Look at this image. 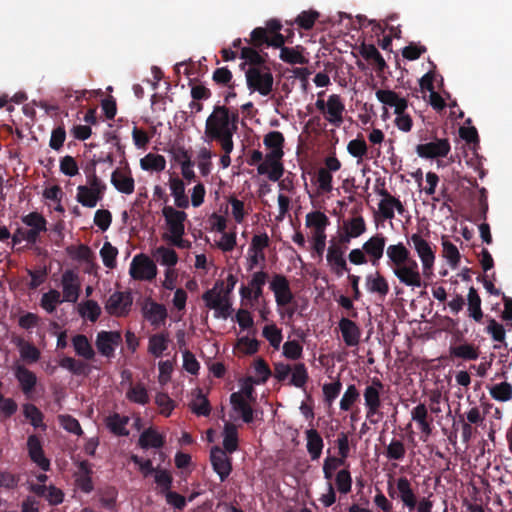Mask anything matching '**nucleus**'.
Instances as JSON below:
<instances>
[{
    "label": "nucleus",
    "instance_id": "34",
    "mask_svg": "<svg viewBox=\"0 0 512 512\" xmlns=\"http://www.w3.org/2000/svg\"><path fill=\"white\" fill-rule=\"evenodd\" d=\"M171 194L175 199V205L178 208L185 209L189 206V199L185 194V184L177 176H171L169 179Z\"/></svg>",
    "mask_w": 512,
    "mask_h": 512
},
{
    "label": "nucleus",
    "instance_id": "4",
    "mask_svg": "<svg viewBox=\"0 0 512 512\" xmlns=\"http://www.w3.org/2000/svg\"><path fill=\"white\" fill-rule=\"evenodd\" d=\"M408 244L412 245L422 263V275L426 279H431L435 263V246L424 239L419 233L412 234L408 239Z\"/></svg>",
    "mask_w": 512,
    "mask_h": 512
},
{
    "label": "nucleus",
    "instance_id": "8",
    "mask_svg": "<svg viewBox=\"0 0 512 512\" xmlns=\"http://www.w3.org/2000/svg\"><path fill=\"white\" fill-rule=\"evenodd\" d=\"M133 296L131 291H115L105 303V310L110 316L126 317L131 312Z\"/></svg>",
    "mask_w": 512,
    "mask_h": 512
},
{
    "label": "nucleus",
    "instance_id": "39",
    "mask_svg": "<svg viewBox=\"0 0 512 512\" xmlns=\"http://www.w3.org/2000/svg\"><path fill=\"white\" fill-rule=\"evenodd\" d=\"M224 439H223V447L226 453L232 454L238 449V431L237 427L227 422L224 426L223 431Z\"/></svg>",
    "mask_w": 512,
    "mask_h": 512
},
{
    "label": "nucleus",
    "instance_id": "13",
    "mask_svg": "<svg viewBox=\"0 0 512 512\" xmlns=\"http://www.w3.org/2000/svg\"><path fill=\"white\" fill-rule=\"evenodd\" d=\"M61 284L63 288V300L66 302L76 303L81 289V282L78 274L71 269L64 271L61 278Z\"/></svg>",
    "mask_w": 512,
    "mask_h": 512
},
{
    "label": "nucleus",
    "instance_id": "54",
    "mask_svg": "<svg viewBox=\"0 0 512 512\" xmlns=\"http://www.w3.org/2000/svg\"><path fill=\"white\" fill-rule=\"evenodd\" d=\"M292 376L289 381L290 385L302 388L307 383L309 376L304 363H297L291 371Z\"/></svg>",
    "mask_w": 512,
    "mask_h": 512
},
{
    "label": "nucleus",
    "instance_id": "29",
    "mask_svg": "<svg viewBox=\"0 0 512 512\" xmlns=\"http://www.w3.org/2000/svg\"><path fill=\"white\" fill-rule=\"evenodd\" d=\"M230 403L233 410L241 415L245 423L253 422L254 410L240 392H233L230 395Z\"/></svg>",
    "mask_w": 512,
    "mask_h": 512
},
{
    "label": "nucleus",
    "instance_id": "27",
    "mask_svg": "<svg viewBox=\"0 0 512 512\" xmlns=\"http://www.w3.org/2000/svg\"><path fill=\"white\" fill-rule=\"evenodd\" d=\"M386 255L389 259V266L399 267L413 260L410 251L403 243L389 245L386 249Z\"/></svg>",
    "mask_w": 512,
    "mask_h": 512
},
{
    "label": "nucleus",
    "instance_id": "11",
    "mask_svg": "<svg viewBox=\"0 0 512 512\" xmlns=\"http://www.w3.org/2000/svg\"><path fill=\"white\" fill-rule=\"evenodd\" d=\"M269 288L274 293L278 307H285L292 303L294 295L290 287V282L283 274H274Z\"/></svg>",
    "mask_w": 512,
    "mask_h": 512
},
{
    "label": "nucleus",
    "instance_id": "50",
    "mask_svg": "<svg viewBox=\"0 0 512 512\" xmlns=\"http://www.w3.org/2000/svg\"><path fill=\"white\" fill-rule=\"evenodd\" d=\"M63 301L61 293L58 290L51 289L42 295L40 305L48 313H53L56 306L61 304Z\"/></svg>",
    "mask_w": 512,
    "mask_h": 512
},
{
    "label": "nucleus",
    "instance_id": "22",
    "mask_svg": "<svg viewBox=\"0 0 512 512\" xmlns=\"http://www.w3.org/2000/svg\"><path fill=\"white\" fill-rule=\"evenodd\" d=\"M365 286L368 292L378 295L381 300H384L389 293L388 281L378 271L365 277Z\"/></svg>",
    "mask_w": 512,
    "mask_h": 512
},
{
    "label": "nucleus",
    "instance_id": "19",
    "mask_svg": "<svg viewBox=\"0 0 512 512\" xmlns=\"http://www.w3.org/2000/svg\"><path fill=\"white\" fill-rule=\"evenodd\" d=\"M143 317L150 322L152 326L158 327L165 322L168 314L163 304L157 303L151 299L142 307Z\"/></svg>",
    "mask_w": 512,
    "mask_h": 512
},
{
    "label": "nucleus",
    "instance_id": "24",
    "mask_svg": "<svg viewBox=\"0 0 512 512\" xmlns=\"http://www.w3.org/2000/svg\"><path fill=\"white\" fill-rule=\"evenodd\" d=\"M345 110V106L337 94H332L328 97L327 100V109L324 114H326V119L331 124L336 127H339L343 122V112Z\"/></svg>",
    "mask_w": 512,
    "mask_h": 512
},
{
    "label": "nucleus",
    "instance_id": "26",
    "mask_svg": "<svg viewBox=\"0 0 512 512\" xmlns=\"http://www.w3.org/2000/svg\"><path fill=\"white\" fill-rule=\"evenodd\" d=\"M385 244L386 238L382 234L372 236L363 244L362 249L366 255L370 257V261L373 265H376L382 258Z\"/></svg>",
    "mask_w": 512,
    "mask_h": 512
},
{
    "label": "nucleus",
    "instance_id": "60",
    "mask_svg": "<svg viewBox=\"0 0 512 512\" xmlns=\"http://www.w3.org/2000/svg\"><path fill=\"white\" fill-rule=\"evenodd\" d=\"M319 16V12L315 10L302 11L295 19V23L301 29L310 30L313 28Z\"/></svg>",
    "mask_w": 512,
    "mask_h": 512
},
{
    "label": "nucleus",
    "instance_id": "48",
    "mask_svg": "<svg viewBox=\"0 0 512 512\" xmlns=\"http://www.w3.org/2000/svg\"><path fill=\"white\" fill-rule=\"evenodd\" d=\"M190 409L197 416H209L211 412V405L209 400L203 395L200 389L197 390L195 399L190 404Z\"/></svg>",
    "mask_w": 512,
    "mask_h": 512
},
{
    "label": "nucleus",
    "instance_id": "6",
    "mask_svg": "<svg viewBox=\"0 0 512 512\" xmlns=\"http://www.w3.org/2000/svg\"><path fill=\"white\" fill-rule=\"evenodd\" d=\"M218 287H223V281H216L212 289L203 293L202 299L205 302L206 307L215 310L214 316L216 318L226 319L231 314L232 304L229 296H225L222 295L221 292H217Z\"/></svg>",
    "mask_w": 512,
    "mask_h": 512
},
{
    "label": "nucleus",
    "instance_id": "58",
    "mask_svg": "<svg viewBox=\"0 0 512 512\" xmlns=\"http://www.w3.org/2000/svg\"><path fill=\"white\" fill-rule=\"evenodd\" d=\"M406 448L401 440L392 439L386 448L385 455L389 460L400 461L405 457Z\"/></svg>",
    "mask_w": 512,
    "mask_h": 512
},
{
    "label": "nucleus",
    "instance_id": "35",
    "mask_svg": "<svg viewBox=\"0 0 512 512\" xmlns=\"http://www.w3.org/2000/svg\"><path fill=\"white\" fill-rule=\"evenodd\" d=\"M106 427L109 431L116 436H128L129 430L127 424L129 423V417L121 416L118 413H113L108 416L105 420Z\"/></svg>",
    "mask_w": 512,
    "mask_h": 512
},
{
    "label": "nucleus",
    "instance_id": "18",
    "mask_svg": "<svg viewBox=\"0 0 512 512\" xmlns=\"http://www.w3.org/2000/svg\"><path fill=\"white\" fill-rule=\"evenodd\" d=\"M92 474V466L87 460L78 463V471L75 473V486L81 492L89 494L94 490Z\"/></svg>",
    "mask_w": 512,
    "mask_h": 512
},
{
    "label": "nucleus",
    "instance_id": "51",
    "mask_svg": "<svg viewBox=\"0 0 512 512\" xmlns=\"http://www.w3.org/2000/svg\"><path fill=\"white\" fill-rule=\"evenodd\" d=\"M268 278V273L265 271H258L252 275L249 282V287L253 292V301H258L263 295V286Z\"/></svg>",
    "mask_w": 512,
    "mask_h": 512
},
{
    "label": "nucleus",
    "instance_id": "44",
    "mask_svg": "<svg viewBox=\"0 0 512 512\" xmlns=\"http://www.w3.org/2000/svg\"><path fill=\"white\" fill-rule=\"evenodd\" d=\"M140 166L143 170L163 171L166 167V160L160 154L149 153L140 160Z\"/></svg>",
    "mask_w": 512,
    "mask_h": 512
},
{
    "label": "nucleus",
    "instance_id": "31",
    "mask_svg": "<svg viewBox=\"0 0 512 512\" xmlns=\"http://www.w3.org/2000/svg\"><path fill=\"white\" fill-rule=\"evenodd\" d=\"M305 436L307 441L306 448L311 460H318L324 447V442L320 433L316 429L311 428L305 431Z\"/></svg>",
    "mask_w": 512,
    "mask_h": 512
},
{
    "label": "nucleus",
    "instance_id": "61",
    "mask_svg": "<svg viewBox=\"0 0 512 512\" xmlns=\"http://www.w3.org/2000/svg\"><path fill=\"white\" fill-rule=\"evenodd\" d=\"M443 256L447 259L452 268H456L460 261L458 248L449 240L443 239Z\"/></svg>",
    "mask_w": 512,
    "mask_h": 512
},
{
    "label": "nucleus",
    "instance_id": "47",
    "mask_svg": "<svg viewBox=\"0 0 512 512\" xmlns=\"http://www.w3.org/2000/svg\"><path fill=\"white\" fill-rule=\"evenodd\" d=\"M489 392L491 397L499 402H507L512 399V385L506 381L491 386Z\"/></svg>",
    "mask_w": 512,
    "mask_h": 512
},
{
    "label": "nucleus",
    "instance_id": "38",
    "mask_svg": "<svg viewBox=\"0 0 512 512\" xmlns=\"http://www.w3.org/2000/svg\"><path fill=\"white\" fill-rule=\"evenodd\" d=\"M95 189H89L88 186L80 185L77 187V201L84 207L94 208L102 200L103 195L96 193Z\"/></svg>",
    "mask_w": 512,
    "mask_h": 512
},
{
    "label": "nucleus",
    "instance_id": "49",
    "mask_svg": "<svg viewBox=\"0 0 512 512\" xmlns=\"http://www.w3.org/2000/svg\"><path fill=\"white\" fill-rule=\"evenodd\" d=\"M78 311L81 317L91 322H96L101 315V308L94 300H87L80 304Z\"/></svg>",
    "mask_w": 512,
    "mask_h": 512
},
{
    "label": "nucleus",
    "instance_id": "3",
    "mask_svg": "<svg viewBox=\"0 0 512 512\" xmlns=\"http://www.w3.org/2000/svg\"><path fill=\"white\" fill-rule=\"evenodd\" d=\"M418 136L422 143L416 146L415 151L420 158H445L451 151L449 139L438 138L434 131H420Z\"/></svg>",
    "mask_w": 512,
    "mask_h": 512
},
{
    "label": "nucleus",
    "instance_id": "42",
    "mask_svg": "<svg viewBox=\"0 0 512 512\" xmlns=\"http://www.w3.org/2000/svg\"><path fill=\"white\" fill-rule=\"evenodd\" d=\"M240 57L245 60L241 64V68L244 69L246 64L250 67H264L265 59L262 55L253 47H242Z\"/></svg>",
    "mask_w": 512,
    "mask_h": 512
},
{
    "label": "nucleus",
    "instance_id": "25",
    "mask_svg": "<svg viewBox=\"0 0 512 512\" xmlns=\"http://www.w3.org/2000/svg\"><path fill=\"white\" fill-rule=\"evenodd\" d=\"M339 329L341 331L343 341L347 346L354 347L359 344L361 330L354 321L346 317L341 318L339 321Z\"/></svg>",
    "mask_w": 512,
    "mask_h": 512
},
{
    "label": "nucleus",
    "instance_id": "46",
    "mask_svg": "<svg viewBox=\"0 0 512 512\" xmlns=\"http://www.w3.org/2000/svg\"><path fill=\"white\" fill-rule=\"evenodd\" d=\"M20 481L21 475L19 473L0 468V489L15 490L18 488Z\"/></svg>",
    "mask_w": 512,
    "mask_h": 512
},
{
    "label": "nucleus",
    "instance_id": "55",
    "mask_svg": "<svg viewBox=\"0 0 512 512\" xmlns=\"http://www.w3.org/2000/svg\"><path fill=\"white\" fill-rule=\"evenodd\" d=\"M118 492L115 487L107 486L99 490L100 503L101 505L108 509L113 510L116 505Z\"/></svg>",
    "mask_w": 512,
    "mask_h": 512
},
{
    "label": "nucleus",
    "instance_id": "7",
    "mask_svg": "<svg viewBox=\"0 0 512 512\" xmlns=\"http://www.w3.org/2000/svg\"><path fill=\"white\" fill-rule=\"evenodd\" d=\"M384 389L383 383L378 378H373L372 383L368 385L363 393L365 406L367 408L366 417L373 424L378 422V419H373L375 415L382 418L383 414L379 411L381 408V392Z\"/></svg>",
    "mask_w": 512,
    "mask_h": 512
},
{
    "label": "nucleus",
    "instance_id": "33",
    "mask_svg": "<svg viewBox=\"0 0 512 512\" xmlns=\"http://www.w3.org/2000/svg\"><path fill=\"white\" fill-rule=\"evenodd\" d=\"M71 342L77 356L85 360L94 359L95 351L86 335L77 334L72 337Z\"/></svg>",
    "mask_w": 512,
    "mask_h": 512
},
{
    "label": "nucleus",
    "instance_id": "53",
    "mask_svg": "<svg viewBox=\"0 0 512 512\" xmlns=\"http://www.w3.org/2000/svg\"><path fill=\"white\" fill-rule=\"evenodd\" d=\"M128 400L134 403L145 405L149 402L147 389L141 383L132 386L126 393Z\"/></svg>",
    "mask_w": 512,
    "mask_h": 512
},
{
    "label": "nucleus",
    "instance_id": "21",
    "mask_svg": "<svg viewBox=\"0 0 512 512\" xmlns=\"http://www.w3.org/2000/svg\"><path fill=\"white\" fill-rule=\"evenodd\" d=\"M479 355V347L466 341L456 345H450L449 347V358L451 360L461 359L463 361H474L479 358Z\"/></svg>",
    "mask_w": 512,
    "mask_h": 512
},
{
    "label": "nucleus",
    "instance_id": "59",
    "mask_svg": "<svg viewBox=\"0 0 512 512\" xmlns=\"http://www.w3.org/2000/svg\"><path fill=\"white\" fill-rule=\"evenodd\" d=\"M280 59L288 64H306L308 60L296 49L282 47L280 50Z\"/></svg>",
    "mask_w": 512,
    "mask_h": 512
},
{
    "label": "nucleus",
    "instance_id": "16",
    "mask_svg": "<svg viewBox=\"0 0 512 512\" xmlns=\"http://www.w3.org/2000/svg\"><path fill=\"white\" fill-rule=\"evenodd\" d=\"M345 250L335 243L331 242V245L327 249L326 259L331 267V270L338 276H342L344 272H349L346 260L344 258Z\"/></svg>",
    "mask_w": 512,
    "mask_h": 512
},
{
    "label": "nucleus",
    "instance_id": "23",
    "mask_svg": "<svg viewBox=\"0 0 512 512\" xmlns=\"http://www.w3.org/2000/svg\"><path fill=\"white\" fill-rule=\"evenodd\" d=\"M111 183L121 193L129 195L134 191L135 182L129 168L114 170L111 175Z\"/></svg>",
    "mask_w": 512,
    "mask_h": 512
},
{
    "label": "nucleus",
    "instance_id": "12",
    "mask_svg": "<svg viewBox=\"0 0 512 512\" xmlns=\"http://www.w3.org/2000/svg\"><path fill=\"white\" fill-rule=\"evenodd\" d=\"M122 342L119 331H100L96 337V348L98 352L107 358L115 356L116 347Z\"/></svg>",
    "mask_w": 512,
    "mask_h": 512
},
{
    "label": "nucleus",
    "instance_id": "20",
    "mask_svg": "<svg viewBox=\"0 0 512 512\" xmlns=\"http://www.w3.org/2000/svg\"><path fill=\"white\" fill-rule=\"evenodd\" d=\"M396 486L398 491L397 498L402 501L403 505L407 507L409 511L415 510L417 496L410 480L405 476H401L396 480Z\"/></svg>",
    "mask_w": 512,
    "mask_h": 512
},
{
    "label": "nucleus",
    "instance_id": "28",
    "mask_svg": "<svg viewBox=\"0 0 512 512\" xmlns=\"http://www.w3.org/2000/svg\"><path fill=\"white\" fill-rule=\"evenodd\" d=\"M15 377L24 395L29 397L37 384L35 373L23 365H17L15 368Z\"/></svg>",
    "mask_w": 512,
    "mask_h": 512
},
{
    "label": "nucleus",
    "instance_id": "2",
    "mask_svg": "<svg viewBox=\"0 0 512 512\" xmlns=\"http://www.w3.org/2000/svg\"><path fill=\"white\" fill-rule=\"evenodd\" d=\"M263 143L270 152L265 155L264 161L258 165V174L267 175L269 180L273 182L279 181L284 174V166L281 162L284 155V136L279 131H271L264 136Z\"/></svg>",
    "mask_w": 512,
    "mask_h": 512
},
{
    "label": "nucleus",
    "instance_id": "30",
    "mask_svg": "<svg viewBox=\"0 0 512 512\" xmlns=\"http://www.w3.org/2000/svg\"><path fill=\"white\" fill-rule=\"evenodd\" d=\"M21 220L26 226L30 227L29 233H27L30 237L39 239L40 234L47 231V220L38 212H30L22 216Z\"/></svg>",
    "mask_w": 512,
    "mask_h": 512
},
{
    "label": "nucleus",
    "instance_id": "41",
    "mask_svg": "<svg viewBox=\"0 0 512 512\" xmlns=\"http://www.w3.org/2000/svg\"><path fill=\"white\" fill-rule=\"evenodd\" d=\"M59 366L63 369L68 370L70 373L80 376L87 375L88 365L70 356H65L59 360Z\"/></svg>",
    "mask_w": 512,
    "mask_h": 512
},
{
    "label": "nucleus",
    "instance_id": "40",
    "mask_svg": "<svg viewBox=\"0 0 512 512\" xmlns=\"http://www.w3.org/2000/svg\"><path fill=\"white\" fill-rule=\"evenodd\" d=\"M360 54L367 61L373 62L376 65L377 70L381 72L384 71L387 66L384 58L373 44H362L360 47Z\"/></svg>",
    "mask_w": 512,
    "mask_h": 512
},
{
    "label": "nucleus",
    "instance_id": "37",
    "mask_svg": "<svg viewBox=\"0 0 512 512\" xmlns=\"http://www.w3.org/2000/svg\"><path fill=\"white\" fill-rule=\"evenodd\" d=\"M481 298L478 294V291L471 286L468 290L467 295V305H468V315L476 322H480L483 318V311L481 308Z\"/></svg>",
    "mask_w": 512,
    "mask_h": 512
},
{
    "label": "nucleus",
    "instance_id": "63",
    "mask_svg": "<svg viewBox=\"0 0 512 512\" xmlns=\"http://www.w3.org/2000/svg\"><path fill=\"white\" fill-rule=\"evenodd\" d=\"M155 483L159 486L161 494L171 490L173 477L166 469H158L155 473Z\"/></svg>",
    "mask_w": 512,
    "mask_h": 512
},
{
    "label": "nucleus",
    "instance_id": "57",
    "mask_svg": "<svg viewBox=\"0 0 512 512\" xmlns=\"http://www.w3.org/2000/svg\"><path fill=\"white\" fill-rule=\"evenodd\" d=\"M263 337L274 349H279L282 341V331L275 324L266 325L262 331Z\"/></svg>",
    "mask_w": 512,
    "mask_h": 512
},
{
    "label": "nucleus",
    "instance_id": "64",
    "mask_svg": "<svg viewBox=\"0 0 512 512\" xmlns=\"http://www.w3.org/2000/svg\"><path fill=\"white\" fill-rule=\"evenodd\" d=\"M359 396L360 394L356 386L353 384L349 385L340 400V409L349 411L352 405L359 399Z\"/></svg>",
    "mask_w": 512,
    "mask_h": 512
},
{
    "label": "nucleus",
    "instance_id": "52",
    "mask_svg": "<svg viewBox=\"0 0 512 512\" xmlns=\"http://www.w3.org/2000/svg\"><path fill=\"white\" fill-rule=\"evenodd\" d=\"M343 230L350 233V237H359L366 231V223L362 216H356L344 221Z\"/></svg>",
    "mask_w": 512,
    "mask_h": 512
},
{
    "label": "nucleus",
    "instance_id": "36",
    "mask_svg": "<svg viewBox=\"0 0 512 512\" xmlns=\"http://www.w3.org/2000/svg\"><path fill=\"white\" fill-rule=\"evenodd\" d=\"M169 341L167 333L161 332L151 335L148 341V352L156 358L161 357L164 351L168 349Z\"/></svg>",
    "mask_w": 512,
    "mask_h": 512
},
{
    "label": "nucleus",
    "instance_id": "1",
    "mask_svg": "<svg viewBox=\"0 0 512 512\" xmlns=\"http://www.w3.org/2000/svg\"><path fill=\"white\" fill-rule=\"evenodd\" d=\"M239 113L231 111L226 106L216 105L205 123V140L216 141L221 148L229 150L234 148L233 135L238 130Z\"/></svg>",
    "mask_w": 512,
    "mask_h": 512
},
{
    "label": "nucleus",
    "instance_id": "5",
    "mask_svg": "<svg viewBox=\"0 0 512 512\" xmlns=\"http://www.w3.org/2000/svg\"><path fill=\"white\" fill-rule=\"evenodd\" d=\"M247 87L251 91H257L262 96H268L273 90L274 78L270 68L249 67L246 72Z\"/></svg>",
    "mask_w": 512,
    "mask_h": 512
},
{
    "label": "nucleus",
    "instance_id": "45",
    "mask_svg": "<svg viewBox=\"0 0 512 512\" xmlns=\"http://www.w3.org/2000/svg\"><path fill=\"white\" fill-rule=\"evenodd\" d=\"M23 414L27 420H29L30 424L34 428H46V425L43 423L44 415L40 411V409L31 403H26L23 405Z\"/></svg>",
    "mask_w": 512,
    "mask_h": 512
},
{
    "label": "nucleus",
    "instance_id": "62",
    "mask_svg": "<svg viewBox=\"0 0 512 512\" xmlns=\"http://www.w3.org/2000/svg\"><path fill=\"white\" fill-rule=\"evenodd\" d=\"M156 255L159 257L162 265L168 266V268L174 267L178 262L177 253L170 248L160 246L156 249Z\"/></svg>",
    "mask_w": 512,
    "mask_h": 512
},
{
    "label": "nucleus",
    "instance_id": "10",
    "mask_svg": "<svg viewBox=\"0 0 512 512\" xmlns=\"http://www.w3.org/2000/svg\"><path fill=\"white\" fill-rule=\"evenodd\" d=\"M129 273L135 280L151 281L157 275V267L147 255L138 254L131 262Z\"/></svg>",
    "mask_w": 512,
    "mask_h": 512
},
{
    "label": "nucleus",
    "instance_id": "15",
    "mask_svg": "<svg viewBox=\"0 0 512 512\" xmlns=\"http://www.w3.org/2000/svg\"><path fill=\"white\" fill-rule=\"evenodd\" d=\"M166 224L172 236H180L185 233L184 222L187 214L184 211L174 209L172 206H165L162 210Z\"/></svg>",
    "mask_w": 512,
    "mask_h": 512
},
{
    "label": "nucleus",
    "instance_id": "43",
    "mask_svg": "<svg viewBox=\"0 0 512 512\" xmlns=\"http://www.w3.org/2000/svg\"><path fill=\"white\" fill-rule=\"evenodd\" d=\"M329 224V218L321 211H313L306 215V226L313 228V232H323Z\"/></svg>",
    "mask_w": 512,
    "mask_h": 512
},
{
    "label": "nucleus",
    "instance_id": "14",
    "mask_svg": "<svg viewBox=\"0 0 512 512\" xmlns=\"http://www.w3.org/2000/svg\"><path fill=\"white\" fill-rule=\"evenodd\" d=\"M210 461L213 470L218 474L221 481H225L232 471V461L226 452L218 446H214L210 452Z\"/></svg>",
    "mask_w": 512,
    "mask_h": 512
},
{
    "label": "nucleus",
    "instance_id": "56",
    "mask_svg": "<svg viewBox=\"0 0 512 512\" xmlns=\"http://www.w3.org/2000/svg\"><path fill=\"white\" fill-rule=\"evenodd\" d=\"M118 255V250L114 247L110 242H105L100 250V256L102 258L103 264L109 268L113 269L116 267V257Z\"/></svg>",
    "mask_w": 512,
    "mask_h": 512
},
{
    "label": "nucleus",
    "instance_id": "17",
    "mask_svg": "<svg viewBox=\"0 0 512 512\" xmlns=\"http://www.w3.org/2000/svg\"><path fill=\"white\" fill-rule=\"evenodd\" d=\"M28 455L32 462H34L43 471L50 470V461L45 457L42 443L40 438L32 434L27 439Z\"/></svg>",
    "mask_w": 512,
    "mask_h": 512
},
{
    "label": "nucleus",
    "instance_id": "32",
    "mask_svg": "<svg viewBox=\"0 0 512 512\" xmlns=\"http://www.w3.org/2000/svg\"><path fill=\"white\" fill-rule=\"evenodd\" d=\"M165 444V437L158 433L154 428L145 429L138 440V445L142 449L162 448Z\"/></svg>",
    "mask_w": 512,
    "mask_h": 512
},
{
    "label": "nucleus",
    "instance_id": "9",
    "mask_svg": "<svg viewBox=\"0 0 512 512\" xmlns=\"http://www.w3.org/2000/svg\"><path fill=\"white\" fill-rule=\"evenodd\" d=\"M392 271L399 282L406 286L412 288L427 286V284L422 281V275L415 259L399 267H392Z\"/></svg>",
    "mask_w": 512,
    "mask_h": 512
}]
</instances>
